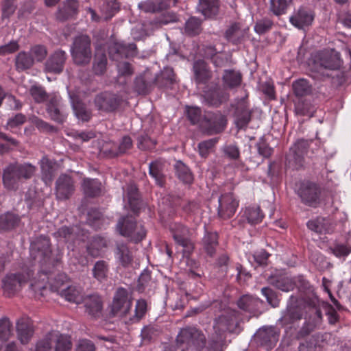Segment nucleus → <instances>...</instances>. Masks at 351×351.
Masks as SVG:
<instances>
[{"instance_id":"1","label":"nucleus","mask_w":351,"mask_h":351,"mask_svg":"<svg viewBox=\"0 0 351 351\" xmlns=\"http://www.w3.org/2000/svg\"><path fill=\"white\" fill-rule=\"evenodd\" d=\"M309 295L300 299L291 295L287 302L286 310L279 322L283 325H287L300 320L303 316V305L309 308L308 317L297 333V338L301 339L308 336L315 329L319 328L322 324V313L320 309V300L313 292H308Z\"/></svg>"},{"instance_id":"2","label":"nucleus","mask_w":351,"mask_h":351,"mask_svg":"<svg viewBox=\"0 0 351 351\" xmlns=\"http://www.w3.org/2000/svg\"><path fill=\"white\" fill-rule=\"evenodd\" d=\"M31 255L34 260H38L40 264V271L47 274L50 270L47 269V265H52L53 267H58L61 265L62 256L57 254L56 257L51 256V243L49 237L40 235L31 243Z\"/></svg>"},{"instance_id":"3","label":"nucleus","mask_w":351,"mask_h":351,"mask_svg":"<svg viewBox=\"0 0 351 351\" xmlns=\"http://www.w3.org/2000/svg\"><path fill=\"white\" fill-rule=\"evenodd\" d=\"M36 167L29 163H11L3 170V184L9 189L16 191L23 180L32 177Z\"/></svg>"},{"instance_id":"4","label":"nucleus","mask_w":351,"mask_h":351,"mask_svg":"<svg viewBox=\"0 0 351 351\" xmlns=\"http://www.w3.org/2000/svg\"><path fill=\"white\" fill-rule=\"evenodd\" d=\"M206 343V335L195 326L182 328L176 338L177 347L181 351H201Z\"/></svg>"},{"instance_id":"5","label":"nucleus","mask_w":351,"mask_h":351,"mask_svg":"<svg viewBox=\"0 0 351 351\" xmlns=\"http://www.w3.org/2000/svg\"><path fill=\"white\" fill-rule=\"evenodd\" d=\"M72 343L69 337L56 332L47 333L28 351H71Z\"/></svg>"},{"instance_id":"6","label":"nucleus","mask_w":351,"mask_h":351,"mask_svg":"<svg viewBox=\"0 0 351 351\" xmlns=\"http://www.w3.org/2000/svg\"><path fill=\"white\" fill-rule=\"evenodd\" d=\"M241 317L240 313L235 309L224 308L221 314L215 317L213 328L218 335L226 332L230 333H239L241 329L239 327Z\"/></svg>"},{"instance_id":"7","label":"nucleus","mask_w":351,"mask_h":351,"mask_svg":"<svg viewBox=\"0 0 351 351\" xmlns=\"http://www.w3.org/2000/svg\"><path fill=\"white\" fill-rule=\"evenodd\" d=\"M295 193L306 206L315 208L321 202L322 189L320 186L310 180H302L295 184Z\"/></svg>"},{"instance_id":"8","label":"nucleus","mask_w":351,"mask_h":351,"mask_svg":"<svg viewBox=\"0 0 351 351\" xmlns=\"http://www.w3.org/2000/svg\"><path fill=\"white\" fill-rule=\"evenodd\" d=\"M71 53L75 64L84 66L89 64L92 57L90 38L81 34L74 38Z\"/></svg>"},{"instance_id":"9","label":"nucleus","mask_w":351,"mask_h":351,"mask_svg":"<svg viewBox=\"0 0 351 351\" xmlns=\"http://www.w3.org/2000/svg\"><path fill=\"white\" fill-rule=\"evenodd\" d=\"M116 229L121 235L129 238L131 242L135 243L141 242L146 236L143 226L137 224L135 219L129 216L121 217Z\"/></svg>"},{"instance_id":"10","label":"nucleus","mask_w":351,"mask_h":351,"mask_svg":"<svg viewBox=\"0 0 351 351\" xmlns=\"http://www.w3.org/2000/svg\"><path fill=\"white\" fill-rule=\"evenodd\" d=\"M267 282L277 289L286 292L293 290L296 285L300 290H306L308 292L313 290L309 282L302 276H299L293 280L286 275L275 274L268 276Z\"/></svg>"},{"instance_id":"11","label":"nucleus","mask_w":351,"mask_h":351,"mask_svg":"<svg viewBox=\"0 0 351 351\" xmlns=\"http://www.w3.org/2000/svg\"><path fill=\"white\" fill-rule=\"evenodd\" d=\"M227 124V119L220 111H206L200 123L202 130L213 135L222 132Z\"/></svg>"},{"instance_id":"12","label":"nucleus","mask_w":351,"mask_h":351,"mask_svg":"<svg viewBox=\"0 0 351 351\" xmlns=\"http://www.w3.org/2000/svg\"><path fill=\"white\" fill-rule=\"evenodd\" d=\"M280 330L276 326H263L254 335V342L266 350L273 349L279 339Z\"/></svg>"},{"instance_id":"13","label":"nucleus","mask_w":351,"mask_h":351,"mask_svg":"<svg viewBox=\"0 0 351 351\" xmlns=\"http://www.w3.org/2000/svg\"><path fill=\"white\" fill-rule=\"evenodd\" d=\"M311 141L300 139L290 148L286 158L289 167L298 170L304 166V156Z\"/></svg>"},{"instance_id":"14","label":"nucleus","mask_w":351,"mask_h":351,"mask_svg":"<svg viewBox=\"0 0 351 351\" xmlns=\"http://www.w3.org/2000/svg\"><path fill=\"white\" fill-rule=\"evenodd\" d=\"M34 275V271L28 269L25 273H17L8 274L3 280L2 288L4 294L10 297L20 290L21 287L25 284Z\"/></svg>"},{"instance_id":"15","label":"nucleus","mask_w":351,"mask_h":351,"mask_svg":"<svg viewBox=\"0 0 351 351\" xmlns=\"http://www.w3.org/2000/svg\"><path fill=\"white\" fill-rule=\"evenodd\" d=\"M121 96L112 92H102L97 95L94 103L99 111L110 113L115 112L122 104Z\"/></svg>"},{"instance_id":"16","label":"nucleus","mask_w":351,"mask_h":351,"mask_svg":"<svg viewBox=\"0 0 351 351\" xmlns=\"http://www.w3.org/2000/svg\"><path fill=\"white\" fill-rule=\"evenodd\" d=\"M57 234L60 237L64 239L65 242L68 243V248L72 251L88 239V232L77 227L70 228L63 226L57 231Z\"/></svg>"},{"instance_id":"17","label":"nucleus","mask_w":351,"mask_h":351,"mask_svg":"<svg viewBox=\"0 0 351 351\" xmlns=\"http://www.w3.org/2000/svg\"><path fill=\"white\" fill-rule=\"evenodd\" d=\"M247 97L237 100L233 106L234 107V123L241 130H245L252 119V110L250 109Z\"/></svg>"},{"instance_id":"18","label":"nucleus","mask_w":351,"mask_h":351,"mask_svg":"<svg viewBox=\"0 0 351 351\" xmlns=\"http://www.w3.org/2000/svg\"><path fill=\"white\" fill-rule=\"evenodd\" d=\"M75 190V182L71 176L62 173L55 184V195L58 200L69 199Z\"/></svg>"},{"instance_id":"19","label":"nucleus","mask_w":351,"mask_h":351,"mask_svg":"<svg viewBox=\"0 0 351 351\" xmlns=\"http://www.w3.org/2000/svg\"><path fill=\"white\" fill-rule=\"evenodd\" d=\"M132 305V300L128 298V291L124 288H119L116 292L112 305V314L113 316H126Z\"/></svg>"},{"instance_id":"20","label":"nucleus","mask_w":351,"mask_h":351,"mask_svg":"<svg viewBox=\"0 0 351 351\" xmlns=\"http://www.w3.org/2000/svg\"><path fill=\"white\" fill-rule=\"evenodd\" d=\"M238 206L239 202L233 193L223 194L219 198L218 215L222 219H229L234 215Z\"/></svg>"},{"instance_id":"21","label":"nucleus","mask_w":351,"mask_h":351,"mask_svg":"<svg viewBox=\"0 0 351 351\" xmlns=\"http://www.w3.org/2000/svg\"><path fill=\"white\" fill-rule=\"evenodd\" d=\"M110 59L119 62L121 59L134 57L137 54V47L134 43H114L108 48Z\"/></svg>"},{"instance_id":"22","label":"nucleus","mask_w":351,"mask_h":351,"mask_svg":"<svg viewBox=\"0 0 351 351\" xmlns=\"http://www.w3.org/2000/svg\"><path fill=\"white\" fill-rule=\"evenodd\" d=\"M81 304L84 305L85 313L90 318L97 319L101 317L103 302L97 294L84 295Z\"/></svg>"},{"instance_id":"23","label":"nucleus","mask_w":351,"mask_h":351,"mask_svg":"<svg viewBox=\"0 0 351 351\" xmlns=\"http://www.w3.org/2000/svg\"><path fill=\"white\" fill-rule=\"evenodd\" d=\"M67 59L64 51L56 50L51 53L45 63V71L54 74H60L63 70Z\"/></svg>"},{"instance_id":"24","label":"nucleus","mask_w":351,"mask_h":351,"mask_svg":"<svg viewBox=\"0 0 351 351\" xmlns=\"http://www.w3.org/2000/svg\"><path fill=\"white\" fill-rule=\"evenodd\" d=\"M167 162L162 159H158L149 164V174L160 187H165L167 181Z\"/></svg>"},{"instance_id":"25","label":"nucleus","mask_w":351,"mask_h":351,"mask_svg":"<svg viewBox=\"0 0 351 351\" xmlns=\"http://www.w3.org/2000/svg\"><path fill=\"white\" fill-rule=\"evenodd\" d=\"M203 102L210 107H219L228 99L229 95L217 86L207 87L202 95Z\"/></svg>"},{"instance_id":"26","label":"nucleus","mask_w":351,"mask_h":351,"mask_svg":"<svg viewBox=\"0 0 351 351\" xmlns=\"http://www.w3.org/2000/svg\"><path fill=\"white\" fill-rule=\"evenodd\" d=\"M171 229L176 242L184 247V254H190L194 249V245L189 239V230L182 224H175Z\"/></svg>"},{"instance_id":"27","label":"nucleus","mask_w":351,"mask_h":351,"mask_svg":"<svg viewBox=\"0 0 351 351\" xmlns=\"http://www.w3.org/2000/svg\"><path fill=\"white\" fill-rule=\"evenodd\" d=\"M46 110L51 119L58 123H64L66 119L67 113L61 99L56 96L50 98Z\"/></svg>"},{"instance_id":"28","label":"nucleus","mask_w":351,"mask_h":351,"mask_svg":"<svg viewBox=\"0 0 351 351\" xmlns=\"http://www.w3.org/2000/svg\"><path fill=\"white\" fill-rule=\"evenodd\" d=\"M314 19L311 9L301 6L295 10L289 18L290 23L298 29H304L309 26Z\"/></svg>"},{"instance_id":"29","label":"nucleus","mask_w":351,"mask_h":351,"mask_svg":"<svg viewBox=\"0 0 351 351\" xmlns=\"http://www.w3.org/2000/svg\"><path fill=\"white\" fill-rule=\"evenodd\" d=\"M176 178L183 184L190 186L195 179L194 174L190 167L181 160H176L173 165Z\"/></svg>"},{"instance_id":"30","label":"nucleus","mask_w":351,"mask_h":351,"mask_svg":"<svg viewBox=\"0 0 351 351\" xmlns=\"http://www.w3.org/2000/svg\"><path fill=\"white\" fill-rule=\"evenodd\" d=\"M177 0H147L141 2L138 8L145 12H156L176 5Z\"/></svg>"},{"instance_id":"31","label":"nucleus","mask_w":351,"mask_h":351,"mask_svg":"<svg viewBox=\"0 0 351 351\" xmlns=\"http://www.w3.org/2000/svg\"><path fill=\"white\" fill-rule=\"evenodd\" d=\"M176 82V75L172 68L165 67L154 80V85L160 88H173Z\"/></svg>"},{"instance_id":"32","label":"nucleus","mask_w":351,"mask_h":351,"mask_svg":"<svg viewBox=\"0 0 351 351\" xmlns=\"http://www.w3.org/2000/svg\"><path fill=\"white\" fill-rule=\"evenodd\" d=\"M114 253L115 258L123 267H127L132 263V253L128 245L123 241H117L115 243Z\"/></svg>"},{"instance_id":"33","label":"nucleus","mask_w":351,"mask_h":351,"mask_svg":"<svg viewBox=\"0 0 351 351\" xmlns=\"http://www.w3.org/2000/svg\"><path fill=\"white\" fill-rule=\"evenodd\" d=\"M201 245L204 253L208 256H214L219 245L217 233L216 232L206 231L202 239Z\"/></svg>"},{"instance_id":"34","label":"nucleus","mask_w":351,"mask_h":351,"mask_svg":"<svg viewBox=\"0 0 351 351\" xmlns=\"http://www.w3.org/2000/svg\"><path fill=\"white\" fill-rule=\"evenodd\" d=\"M73 110L78 119L83 121H88L92 116L91 111L75 95H70Z\"/></svg>"},{"instance_id":"35","label":"nucleus","mask_w":351,"mask_h":351,"mask_svg":"<svg viewBox=\"0 0 351 351\" xmlns=\"http://www.w3.org/2000/svg\"><path fill=\"white\" fill-rule=\"evenodd\" d=\"M18 338L23 344L27 343L34 334V329L28 320L20 319L16 322Z\"/></svg>"},{"instance_id":"36","label":"nucleus","mask_w":351,"mask_h":351,"mask_svg":"<svg viewBox=\"0 0 351 351\" xmlns=\"http://www.w3.org/2000/svg\"><path fill=\"white\" fill-rule=\"evenodd\" d=\"M34 58L29 51H21L14 58L15 69L18 72L29 70L34 65Z\"/></svg>"},{"instance_id":"37","label":"nucleus","mask_w":351,"mask_h":351,"mask_svg":"<svg viewBox=\"0 0 351 351\" xmlns=\"http://www.w3.org/2000/svg\"><path fill=\"white\" fill-rule=\"evenodd\" d=\"M82 189L85 195L88 197H96L102 194V185L97 179L84 178Z\"/></svg>"},{"instance_id":"38","label":"nucleus","mask_w":351,"mask_h":351,"mask_svg":"<svg viewBox=\"0 0 351 351\" xmlns=\"http://www.w3.org/2000/svg\"><path fill=\"white\" fill-rule=\"evenodd\" d=\"M107 64L108 59L105 51L102 49H97L93 62V73L97 75L104 74L107 69Z\"/></svg>"},{"instance_id":"39","label":"nucleus","mask_w":351,"mask_h":351,"mask_svg":"<svg viewBox=\"0 0 351 351\" xmlns=\"http://www.w3.org/2000/svg\"><path fill=\"white\" fill-rule=\"evenodd\" d=\"M60 265L58 267H56V268L60 267ZM47 269L50 270V272H49L47 274L41 272L42 274L45 276V278H42V280L45 281V280H47L49 282L51 283L53 289H54L57 291H60L59 290L60 287L64 285V282L67 281L68 277L64 273H60L58 274L57 276H53V270L54 267H53L52 265H47ZM56 268V267H55Z\"/></svg>"},{"instance_id":"40","label":"nucleus","mask_w":351,"mask_h":351,"mask_svg":"<svg viewBox=\"0 0 351 351\" xmlns=\"http://www.w3.org/2000/svg\"><path fill=\"white\" fill-rule=\"evenodd\" d=\"M21 222L19 215L12 212H6L0 215V230H11L17 228Z\"/></svg>"},{"instance_id":"41","label":"nucleus","mask_w":351,"mask_h":351,"mask_svg":"<svg viewBox=\"0 0 351 351\" xmlns=\"http://www.w3.org/2000/svg\"><path fill=\"white\" fill-rule=\"evenodd\" d=\"M197 9L205 17L215 16L219 12V0H199Z\"/></svg>"},{"instance_id":"42","label":"nucleus","mask_w":351,"mask_h":351,"mask_svg":"<svg viewBox=\"0 0 351 351\" xmlns=\"http://www.w3.org/2000/svg\"><path fill=\"white\" fill-rule=\"evenodd\" d=\"M193 71L197 84H204L210 78V73L207 68V64L203 60H198L194 62Z\"/></svg>"},{"instance_id":"43","label":"nucleus","mask_w":351,"mask_h":351,"mask_svg":"<svg viewBox=\"0 0 351 351\" xmlns=\"http://www.w3.org/2000/svg\"><path fill=\"white\" fill-rule=\"evenodd\" d=\"M225 87L234 88L240 86L242 82V75L239 71L228 69L225 70L222 76Z\"/></svg>"},{"instance_id":"44","label":"nucleus","mask_w":351,"mask_h":351,"mask_svg":"<svg viewBox=\"0 0 351 351\" xmlns=\"http://www.w3.org/2000/svg\"><path fill=\"white\" fill-rule=\"evenodd\" d=\"M341 64L339 53L331 52L324 54L320 59V67L328 70H337Z\"/></svg>"},{"instance_id":"45","label":"nucleus","mask_w":351,"mask_h":351,"mask_svg":"<svg viewBox=\"0 0 351 351\" xmlns=\"http://www.w3.org/2000/svg\"><path fill=\"white\" fill-rule=\"evenodd\" d=\"M78 3L76 0H67L59 8L57 17L62 21L66 20L77 14Z\"/></svg>"},{"instance_id":"46","label":"nucleus","mask_w":351,"mask_h":351,"mask_svg":"<svg viewBox=\"0 0 351 351\" xmlns=\"http://www.w3.org/2000/svg\"><path fill=\"white\" fill-rule=\"evenodd\" d=\"M237 304L240 309L252 313L258 308L260 300L252 295H243L239 298Z\"/></svg>"},{"instance_id":"47","label":"nucleus","mask_w":351,"mask_h":351,"mask_svg":"<svg viewBox=\"0 0 351 351\" xmlns=\"http://www.w3.org/2000/svg\"><path fill=\"white\" fill-rule=\"evenodd\" d=\"M60 295L70 302L81 304L84 295H82V289L75 286H69L60 290Z\"/></svg>"},{"instance_id":"48","label":"nucleus","mask_w":351,"mask_h":351,"mask_svg":"<svg viewBox=\"0 0 351 351\" xmlns=\"http://www.w3.org/2000/svg\"><path fill=\"white\" fill-rule=\"evenodd\" d=\"M40 168L42 180L47 185H50L55 175L53 164L48 158H43L41 160Z\"/></svg>"},{"instance_id":"49","label":"nucleus","mask_w":351,"mask_h":351,"mask_svg":"<svg viewBox=\"0 0 351 351\" xmlns=\"http://www.w3.org/2000/svg\"><path fill=\"white\" fill-rule=\"evenodd\" d=\"M294 95L297 97H302L310 95L312 92V86L305 79H299L292 84Z\"/></svg>"},{"instance_id":"50","label":"nucleus","mask_w":351,"mask_h":351,"mask_svg":"<svg viewBox=\"0 0 351 351\" xmlns=\"http://www.w3.org/2000/svg\"><path fill=\"white\" fill-rule=\"evenodd\" d=\"M106 247V240L101 236L96 235L92 238L90 243L86 245V251L90 256L96 257L99 255V250Z\"/></svg>"},{"instance_id":"51","label":"nucleus","mask_w":351,"mask_h":351,"mask_svg":"<svg viewBox=\"0 0 351 351\" xmlns=\"http://www.w3.org/2000/svg\"><path fill=\"white\" fill-rule=\"evenodd\" d=\"M315 112V106L308 100L299 99L295 103V112L298 116L311 117Z\"/></svg>"},{"instance_id":"52","label":"nucleus","mask_w":351,"mask_h":351,"mask_svg":"<svg viewBox=\"0 0 351 351\" xmlns=\"http://www.w3.org/2000/svg\"><path fill=\"white\" fill-rule=\"evenodd\" d=\"M244 34L238 23H234L230 26L225 33V38L234 45L241 43Z\"/></svg>"},{"instance_id":"53","label":"nucleus","mask_w":351,"mask_h":351,"mask_svg":"<svg viewBox=\"0 0 351 351\" xmlns=\"http://www.w3.org/2000/svg\"><path fill=\"white\" fill-rule=\"evenodd\" d=\"M247 222L251 225H256L261 223L264 218V214L258 206L246 208L243 214Z\"/></svg>"},{"instance_id":"54","label":"nucleus","mask_w":351,"mask_h":351,"mask_svg":"<svg viewBox=\"0 0 351 351\" xmlns=\"http://www.w3.org/2000/svg\"><path fill=\"white\" fill-rule=\"evenodd\" d=\"M108 271V263L104 260L98 261L92 269L93 276L98 281L102 282L107 278Z\"/></svg>"},{"instance_id":"55","label":"nucleus","mask_w":351,"mask_h":351,"mask_svg":"<svg viewBox=\"0 0 351 351\" xmlns=\"http://www.w3.org/2000/svg\"><path fill=\"white\" fill-rule=\"evenodd\" d=\"M293 0H270L269 10L276 16H280L287 12L292 5Z\"/></svg>"},{"instance_id":"56","label":"nucleus","mask_w":351,"mask_h":351,"mask_svg":"<svg viewBox=\"0 0 351 351\" xmlns=\"http://www.w3.org/2000/svg\"><path fill=\"white\" fill-rule=\"evenodd\" d=\"M36 7L32 0H24L20 3L17 12V16L19 20L27 19L33 13Z\"/></svg>"},{"instance_id":"57","label":"nucleus","mask_w":351,"mask_h":351,"mask_svg":"<svg viewBox=\"0 0 351 351\" xmlns=\"http://www.w3.org/2000/svg\"><path fill=\"white\" fill-rule=\"evenodd\" d=\"M132 147V141L129 136H124L119 145L117 147H114L110 150V154L112 157H117L122 155Z\"/></svg>"},{"instance_id":"58","label":"nucleus","mask_w":351,"mask_h":351,"mask_svg":"<svg viewBox=\"0 0 351 351\" xmlns=\"http://www.w3.org/2000/svg\"><path fill=\"white\" fill-rule=\"evenodd\" d=\"M202 21L197 17L192 16L185 23V33L191 36L198 35L202 31Z\"/></svg>"},{"instance_id":"59","label":"nucleus","mask_w":351,"mask_h":351,"mask_svg":"<svg viewBox=\"0 0 351 351\" xmlns=\"http://www.w3.org/2000/svg\"><path fill=\"white\" fill-rule=\"evenodd\" d=\"M16 8L17 0H3L1 2V20H9Z\"/></svg>"},{"instance_id":"60","label":"nucleus","mask_w":351,"mask_h":351,"mask_svg":"<svg viewBox=\"0 0 351 351\" xmlns=\"http://www.w3.org/2000/svg\"><path fill=\"white\" fill-rule=\"evenodd\" d=\"M328 250L337 258L343 260L351 253V246L348 243H336Z\"/></svg>"},{"instance_id":"61","label":"nucleus","mask_w":351,"mask_h":351,"mask_svg":"<svg viewBox=\"0 0 351 351\" xmlns=\"http://www.w3.org/2000/svg\"><path fill=\"white\" fill-rule=\"evenodd\" d=\"M154 85V82H148L145 77L139 76L135 79L134 89L138 94L146 95L151 91Z\"/></svg>"},{"instance_id":"62","label":"nucleus","mask_w":351,"mask_h":351,"mask_svg":"<svg viewBox=\"0 0 351 351\" xmlns=\"http://www.w3.org/2000/svg\"><path fill=\"white\" fill-rule=\"evenodd\" d=\"M101 10L106 15V20H109L119 11L120 3L117 0H106Z\"/></svg>"},{"instance_id":"63","label":"nucleus","mask_w":351,"mask_h":351,"mask_svg":"<svg viewBox=\"0 0 351 351\" xmlns=\"http://www.w3.org/2000/svg\"><path fill=\"white\" fill-rule=\"evenodd\" d=\"M147 311V302L143 300H138L135 306L134 315L130 318L132 323L138 322L145 315Z\"/></svg>"},{"instance_id":"64","label":"nucleus","mask_w":351,"mask_h":351,"mask_svg":"<svg viewBox=\"0 0 351 351\" xmlns=\"http://www.w3.org/2000/svg\"><path fill=\"white\" fill-rule=\"evenodd\" d=\"M138 148L141 150H149L155 147L156 140L152 138L147 134H140L137 138Z\"/></svg>"}]
</instances>
